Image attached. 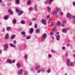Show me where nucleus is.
Masks as SVG:
<instances>
[{
	"instance_id": "obj_41",
	"label": "nucleus",
	"mask_w": 75,
	"mask_h": 75,
	"mask_svg": "<svg viewBox=\"0 0 75 75\" xmlns=\"http://www.w3.org/2000/svg\"><path fill=\"white\" fill-rule=\"evenodd\" d=\"M47 8L48 9L49 11H51V8L49 7H47Z\"/></svg>"
},
{
	"instance_id": "obj_15",
	"label": "nucleus",
	"mask_w": 75,
	"mask_h": 75,
	"mask_svg": "<svg viewBox=\"0 0 75 75\" xmlns=\"http://www.w3.org/2000/svg\"><path fill=\"white\" fill-rule=\"evenodd\" d=\"M10 45L11 47H13V48H15V47H16V46L13 44H10Z\"/></svg>"
},
{
	"instance_id": "obj_57",
	"label": "nucleus",
	"mask_w": 75,
	"mask_h": 75,
	"mask_svg": "<svg viewBox=\"0 0 75 75\" xmlns=\"http://www.w3.org/2000/svg\"><path fill=\"white\" fill-rule=\"evenodd\" d=\"M65 49V47H62V49L63 50H64Z\"/></svg>"
},
{
	"instance_id": "obj_33",
	"label": "nucleus",
	"mask_w": 75,
	"mask_h": 75,
	"mask_svg": "<svg viewBox=\"0 0 75 75\" xmlns=\"http://www.w3.org/2000/svg\"><path fill=\"white\" fill-rule=\"evenodd\" d=\"M4 20H8V17L7 16H4Z\"/></svg>"
},
{
	"instance_id": "obj_49",
	"label": "nucleus",
	"mask_w": 75,
	"mask_h": 75,
	"mask_svg": "<svg viewBox=\"0 0 75 75\" xmlns=\"http://www.w3.org/2000/svg\"><path fill=\"white\" fill-rule=\"evenodd\" d=\"M63 22L64 23H66L67 21L66 20H64L63 21Z\"/></svg>"
},
{
	"instance_id": "obj_6",
	"label": "nucleus",
	"mask_w": 75,
	"mask_h": 75,
	"mask_svg": "<svg viewBox=\"0 0 75 75\" xmlns=\"http://www.w3.org/2000/svg\"><path fill=\"white\" fill-rule=\"evenodd\" d=\"M34 10L36 11L37 10H38V7L37 6V5L35 4L34 6Z\"/></svg>"
},
{
	"instance_id": "obj_30",
	"label": "nucleus",
	"mask_w": 75,
	"mask_h": 75,
	"mask_svg": "<svg viewBox=\"0 0 75 75\" xmlns=\"http://www.w3.org/2000/svg\"><path fill=\"white\" fill-rule=\"evenodd\" d=\"M20 10L18 9L17 8H16V11L17 13H19V12H20Z\"/></svg>"
},
{
	"instance_id": "obj_37",
	"label": "nucleus",
	"mask_w": 75,
	"mask_h": 75,
	"mask_svg": "<svg viewBox=\"0 0 75 75\" xmlns=\"http://www.w3.org/2000/svg\"><path fill=\"white\" fill-rule=\"evenodd\" d=\"M68 53L67 52H66L64 54L65 57H67L68 55Z\"/></svg>"
},
{
	"instance_id": "obj_3",
	"label": "nucleus",
	"mask_w": 75,
	"mask_h": 75,
	"mask_svg": "<svg viewBox=\"0 0 75 75\" xmlns=\"http://www.w3.org/2000/svg\"><path fill=\"white\" fill-rule=\"evenodd\" d=\"M23 70L22 69H21L18 72L17 74L18 75H21L22 74V73H23Z\"/></svg>"
},
{
	"instance_id": "obj_47",
	"label": "nucleus",
	"mask_w": 75,
	"mask_h": 75,
	"mask_svg": "<svg viewBox=\"0 0 75 75\" xmlns=\"http://www.w3.org/2000/svg\"><path fill=\"white\" fill-rule=\"evenodd\" d=\"M50 15H47V16H46V18H50Z\"/></svg>"
},
{
	"instance_id": "obj_26",
	"label": "nucleus",
	"mask_w": 75,
	"mask_h": 75,
	"mask_svg": "<svg viewBox=\"0 0 75 75\" xmlns=\"http://www.w3.org/2000/svg\"><path fill=\"white\" fill-rule=\"evenodd\" d=\"M10 29H11V27H7L6 28V30L8 31H10Z\"/></svg>"
},
{
	"instance_id": "obj_62",
	"label": "nucleus",
	"mask_w": 75,
	"mask_h": 75,
	"mask_svg": "<svg viewBox=\"0 0 75 75\" xmlns=\"http://www.w3.org/2000/svg\"><path fill=\"white\" fill-rule=\"evenodd\" d=\"M24 47L25 48H27V46L26 45H25Z\"/></svg>"
},
{
	"instance_id": "obj_1",
	"label": "nucleus",
	"mask_w": 75,
	"mask_h": 75,
	"mask_svg": "<svg viewBox=\"0 0 75 75\" xmlns=\"http://www.w3.org/2000/svg\"><path fill=\"white\" fill-rule=\"evenodd\" d=\"M67 64L69 67H73L74 66V63L72 62H71V60L69 59L67 60Z\"/></svg>"
},
{
	"instance_id": "obj_16",
	"label": "nucleus",
	"mask_w": 75,
	"mask_h": 75,
	"mask_svg": "<svg viewBox=\"0 0 75 75\" xmlns=\"http://www.w3.org/2000/svg\"><path fill=\"white\" fill-rule=\"evenodd\" d=\"M16 65L17 68H20V67H21V65H20V64L18 63H17V64Z\"/></svg>"
},
{
	"instance_id": "obj_61",
	"label": "nucleus",
	"mask_w": 75,
	"mask_h": 75,
	"mask_svg": "<svg viewBox=\"0 0 75 75\" xmlns=\"http://www.w3.org/2000/svg\"><path fill=\"white\" fill-rule=\"evenodd\" d=\"M12 62L13 63H14V62H15V60H13Z\"/></svg>"
},
{
	"instance_id": "obj_34",
	"label": "nucleus",
	"mask_w": 75,
	"mask_h": 75,
	"mask_svg": "<svg viewBox=\"0 0 75 75\" xmlns=\"http://www.w3.org/2000/svg\"><path fill=\"white\" fill-rule=\"evenodd\" d=\"M33 7H30L29 8V10L30 11L33 10Z\"/></svg>"
},
{
	"instance_id": "obj_43",
	"label": "nucleus",
	"mask_w": 75,
	"mask_h": 75,
	"mask_svg": "<svg viewBox=\"0 0 75 75\" xmlns=\"http://www.w3.org/2000/svg\"><path fill=\"white\" fill-rule=\"evenodd\" d=\"M41 71V70H37V72H38V73H40V72Z\"/></svg>"
},
{
	"instance_id": "obj_39",
	"label": "nucleus",
	"mask_w": 75,
	"mask_h": 75,
	"mask_svg": "<svg viewBox=\"0 0 75 75\" xmlns=\"http://www.w3.org/2000/svg\"><path fill=\"white\" fill-rule=\"evenodd\" d=\"M51 51L52 52L53 54H55V51L53 50H51Z\"/></svg>"
},
{
	"instance_id": "obj_32",
	"label": "nucleus",
	"mask_w": 75,
	"mask_h": 75,
	"mask_svg": "<svg viewBox=\"0 0 75 75\" xmlns=\"http://www.w3.org/2000/svg\"><path fill=\"white\" fill-rule=\"evenodd\" d=\"M34 28H37V24L36 23L34 24Z\"/></svg>"
},
{
	"instance_id": "obj_13",
	"label": "nucleus",
	"mask_w": 75,
	"mask_h": 75,
	"mask_svg": "<svg viewBox=\"0 0 75 75\" xmlns=\"http://www.w3.org/2000/svg\"><path fill=\"white\" fill-rule=\"evenodd\" d=\"M53 1V0H48V2L49 4H51L52 2Z\"/></svg>"
},
{
	"instance_id": "obj_55",
	"label": "nucleus",
	"mask_w": 75,
	"mask_h": 75,
	"mask_svg": "<svg viewBox=\"0 0 75 75\" xmlns=\"http://www.w3.org/2000/svg\"><path fill=\"white\" fill-rule=\"evenodd\" d=\"M51 18H50V19L49 20V24H50V23L51 21Z\"/></svg>"
},
{
	"instance_id": "obj_18",
	"label": "nucleus",
	"mask_w": 75,
	"mask_h": 75,
	"mask_svg": "<svg viewBox=\"0 0 75 75\" xmlns=\"http://www.w3.org/2000/svg\"><path fill=\"white\" fill-rule=\"evenodd\" d=\"M48 58L50 59V58H52V55L50 54H49L48 55Z\"/></svg>"
},
{
	"instance_id": "obj_20",
	"label": "nucleus",
	"mask_w": 75,
	"mask_h": 75,
	"mask_svg": "<svg viewBox=\"0 0 75 75\" xmlns=\"http://www.w3.org/2000/svg\"><path fill=\"white\" fill-rule=\"evenodd\" d=\"M15 37H16V35H13L11 37V38L12 39H14V38H15Z\"/></svg>"
},
{
	"instance_id": "obj_48",
	"label": "nucleus",
	"mask_w": 75,
	"mask_h": 75,
	"mask_svg": "<svg viewBox=\"0 0 75 75\" xmlns=\"http://www.w3.org/2000/svg\"><path fill=\"white\" fill-rule=\"evenodd\" d=\"M65 24H64V23L62 24V27H65Z\"/></svg>"
},
{
	"instance_id": "obj_5",
	"label": "nucleus",
	"mask_w": 75,
	"mask_h": 75,
	"mask_svg": "<svg viewBox=\"0 0 75 75\" xmlns=\"http://www.w3.org/2000/svg\"><path fill=\"white\" fill-rule=\"evenodd\" d=\"M41 23H42V24H44V25L46 24V21L45 19H42L41 21Z\"/></svg>"
},
{
	"instance_id": "obj_23",
	"label": "nucleus",
	"mask_w": 75,
	"mask_h": 75,
	"mask_svg": "<svg viewBox=\"0 0 75 75\" xmlns=\"http://www.w3.org/2000/svg\"><path fill=\"white\" fill-rule=\"evenodd\" d=\"M20 13L18 14V15L19 16H21L22 14L23 13V11H19Z\"/></svg>"
},
{
	"instance_id": "obj_29",
	"label": "nucleus",
	"mask_w": 75,
	"mask_h": 75,
	"mask_svg": "<svg viewBox=\"0 0 75 75\" xmlns=\"http://www.w3.org/2000/svg\"><path fill=\"white\" fill-rule=\"evenodd\" d=\"M24 58H25V59H27V54H25L24 55Z\"/></svg>"
},
{
	"instance_id": "obj_54",
	"label": "nucleus",
	"mask_w": 75,
	"mask_h": 75,
	"mask_svg": "<svg viewBox=\"0 0 75 75\" xmlns=\"http://www.w3.org/2000/svg\"><path fill=\"white\" fill-rule=\"evenodd\" d=\"M73 6H75V2H73Z\"/></svg>"
},
{
	"instance_id": "obj_44",
	"label": "nucleus",
	"mask_w": 75,
	"mask_h": 75,
	"mask_svg": "<svg viewBox=\"0 0 75 75\" xmlns=\"http://www.w3.org/2000/svg\"><path fill=\"white\" fill-rule=\"evenodd\" d=\"M13 44H16V41L14 40L13 41Z\"/></svg>"
},
{
	"instance_id": "obj_25",
	"label": "nucleus",
	"mask_w": 75,
	"mask_h": 75,
	"mask_svg": "<svg viewBox=\"0 0 75 75\" xmlns=\"http://www.w3.org/2000/svg\"><path fill=\"white\" fill-rule=\"evenodd\" d=\"M67 17H69V18H70L71 16L70 14H69V13H68L67 15Z\"/></svg>"
},
{
	"instance_id": "obj_46",
	"label": "nucleus",
	"mask_w": 75,
	"mask_h": 75,
	"mask_svg": "<svg viewBox=\"0 0 75 75\" xmlns=\"http://www.w3.org/2000/svg\"><path fill=\"white\" fill-rule=\"evenodd\" d=\"M48 1H45L44 3H45V4H47L48 3Z\"/></svg>"
},
{
	"instance_id": "obj_40",
	"label": "nucleus",
	"mask_w": 75,
	"mask_h": 75,
	"mask_svg": "<svg viewBox=\"0 0 75 75\" xmlns=\"http://www.w3.org/2000/svg\"><path fill=\"white\" fill-rule=\"evenodd\" d=\"M7 5L8 6H10L11 5V3L10 2H8Z\"/></svg>"
},
{
	"instance_id": "obj_14",
	"label": "nucleus",
	"mask_w": 75,
	"mask_h": 75,
	"mask_svg": "<svg viewBox=\"0 0 75 75\" xmlns=\"http://www.w3.org/2000/svg\"><path fill=\"white\" fill-rule=\"evenodd\" d=\"M12 23L13 24H16L17 23V21L15 19H14L13 20Z\"/></svg>"
},
{
	"instance_id": "obj_42",
	"label": "nucleus",
	"mask_w": 75,
	"mask_h": 75,
	"mask_svg": "<svg viewBox=\"0 0 75 75\" xmlns=\"http://www.w3.org/2000/svg\"><path fill=\"white\" fill-rule=\"evenodd\" d=\"M30 69L31 71H34V68L32 67L30 68Z\"/></svg>"
},
{
	"instance_id": "obj_21",
	"label": "nucleus",
	"mask_w": 75,
	"mask_h": 75,
	"mask_svg": "<svg viewBox=\"0 0 75 75\" xmlns=\"http://www.w3.org/2000/svg\"><path fill=\"white\" fill-rule=\"evenodd\" d=\"M30 4H31V0H29L28 1L27 4L28 5H30Z\"/></svg>"
},
{
	"instance_id": "obj_12",
	"label": "nucleus",
	"mask_w": 75,
	"mask_h": 75,
	"mask_svg": "<svg viewBox=\"0 0 75 75\" xmlns=\"http://www.w3.org/2000/svg\"><path fill=\"white\" fill-rule=\"evenodd\" d=\"M35 33L36 34H38L40 33V29H37L35 30Z\"/></svg>"
},
{
	"instance_id": "obj_19",
	"label": "nucleus",
	"mask_w": 75,
	"mask_h": 75,
	"mask_svg": "<svg viewBox=\"0 0 75 75\" xmlns=\"http://www.w3.org/2000/svg\"><path fill=\"white\" fill-rule=\"evenodd\" d=\"M40 67V65H38L36 67L35 69H38Z\"/></svg>"
},
{
	"instance_id": "obj_10",
	"label": "nucleus",
	"mask_w": 75,
	"mask_h": 75,
	"mask_svg": "<svg viewBox=\"0 0 75 75\" xmlns=\"http://www.w3.org/2000/svg\"><path fill=\"white\" fill-rule=\"evenodd\" d=\"M4 48L5 50H7L8 48V45L7 44L4 45Z\"/></svg>"
},
{
	"instance_id": "obj_28",
	"label": "nucleus",
	"mask_w": 75,
	"mask_h": 75,
	"mask_svg": "<svg viewBox=\"0 0 75 75\" xmlns=\"http://www.w3.org/2000/svg\"><path fill=\"white\" fill-rule=\"evenodd\" d=\"M62 32H63V33H65L67 32V30H66V29H64L62 30Z\"/></svg>"
},
{
	"instance_id": "obj_24",
	"label": "nucleus",
	"mask_w": 75,
	"mask_h": 75,
	"mask_svg": "<svg viewBox=\"0 0 75 75\" xmlns=\"http://www.w3.org/2000/svg\"><path fill=\"white\" fill-rule=\"evenodd\" d=\"M33 32V28H31L30 29L29 33H32Z\"/></svg>"
},
{
	"instance_id": "obj_63",
	"label": "nucleus",
	"mask_w": 75,
	"mask_h": 75,
	"mask_svg": "<svg viewBox=\"0 0 75 75\" xmlns=\"http://www.w3.org/2000/svg\"><path fill=\"white\" fill-rule=\"evenodd\" d=\"M72 17L73 18H75V16H73Z\"/></svg>"
},
{
	"instance_id": "obj_58",
	"label": "nucleus",
	"mask_w": 75,
	"mask_h": 75,
	"mask_svg": "<svg viewBox=\"0 0 75 75\" xmlns=\"http://www.w3.org/2000/svg\"><path fill=\"white\" fill-rule=\"evenodd\" d=\"M32 23H29V25H30V26H31V25H32Z\"/></svg>"
},
{
	"instance_id": "obj_35",
	"label": "nucleus",
	"mask_w": 75,
	"mask_h": 75,
	"mask_svg": "<svg viewBox=\"0 0 75 75\" xmlns=\"http://www.w3.org/2000/svg\"><path fill=\"white\" fill-rule=\"evenodd\" d=\"M57 25H61V23H60V22H58L57 24L55 26H57Z\"/></svg>"
},
{
	"instance_id": "obj_31",
	"label": "nucleus",
	"mask_w": 75,
	"mask_h": 75,
	"mask_svg": "<svg viewBox=\"0 0 75 75\" xmlns=\"http://www.w3.org/2000/svg\"><path fill=\"white\" fill-rule=\"evenodd\" d=\"M21 23L22 24H25V22L24 21L22 20L21 21Z\"/></svg>"
},
{
	"instance_id": "obj_52",
	"label": "nucleus",
	"mask_w": 75,
	"mask_h": 75,
	"mask_svg": "<svg viewBox=\"0 0 75 75\" xmlns=\"http://www.w3.org/2000/svg\"><path fill=\"white\" fill-rule=\"evenodd\" d=\"M2 31H3V32H4V31H5V29L4 28L2 30Z\"/></svg>"
},
{
	"instance_id": "obj_50",
	"label": "nucleus",
	"mask_w": 75,
	"mask_h": 75,
	"mask_svg": "<svg viewBox=\"0 0 75 75\" xmlns=\"http://www.w3.org/2000/svg\"><path fill=\"white\" fill-rule=\"evenodd\" d=\"M67 47H69V46H70V43H68L67 44Z\"/></svg>"
},
{
	"instance_id": "obj_53",
	"label": "nucleus",
	"mask_w": 75,
	"mask_h": 75,
	"mask_svg": "<svg viewBox=\"0 0 75 75\" xmlns=\"http://www.w3.org/2000/svg\"><path fill=\"white\" fill-rule=\"evenodd\" d=\"M59 14L61 16H62V15H63V13L61 12H59Z\"/></svg>"
},
{
	"instance_id": "obj_22",
	"label": "nucleus",
	"mask_w": 75,
	"mask_h": 75,
	"mask_svg": "<svg viewBox=\"0 0 75 75\" xmlns=\"http://www.w3.org/2000/svg\"><path fill=\"white\" fill-rule=\"evenodd\" d=\"M16 3L17 4H19L20 3V0H15Z\"/></svg>"
},
{
	"instance_id": "obj_45",
	"label": "nucleus",
	"mask_w": 75,
	"mask_h": 75,
	"mask_svg": "<svg viewBox=\"0 0 75 75\" xmlns=\"http://www.w3.org/2000/svg\"><path fill=\"white\" fill-rule=\"evenodd\" d=\"M37 20V19H36V18H33L32 19V20L33 21H35V20Z\"/></svg>"
},
{
	"instance_id": "obj_4",
	"label": "nucleus",
	"mask_w": 75,
	"mask_h": 75,
	"mask_svg": "<svg viewBox=\"0 0 75 75\" xmlns=\"http://www.w3.org/2000/svg\"><path fill=\"white\" fill-rule=\"evenodd\" d=\"M56 37V39L58 41H59L60 40V35H58L56 36H55Z\"/></svg>"
},
{
	"instance_id": "obj_27",
	"label": "nucleus",
	"mask_w": 75,
	"mask_h": 75,
	"mask_svg": "<svg viewBox=\"0 0 75 75\" xmlns=\"http://www.w3.org/2000/svg\"><path fill=\"white\" fill-rule=\"evenodd\" d=\"M26 40H30L31 38V37L30 36H27L26 37Z\"/></svg>"
},
{
	"instance_id": "obj_36",
	"label": "nucleus",
	"mask_w": 75,
	"mask_h": 75,
	"mask_svg": "<svg viewBox=\"0 0 75 75\" xmlns=\"http://www.w3.org/2000/svg\"><path fill=\"white\" fill-rule=\"evenodd\" d=\"M25 31H22L21 32V35H24V34H25Z\"/></svg>"
},
{
	"instance_id": "obj_56",
	"label": "nucleus",
	"mask_w": 75,
	"mask_h": 75,
	"mask_svg": "<svg viewBox=\"0 0 75 75\" xmlns=\"http://www.w3.org/2000/svg\"><path fill=\"white\" fill-rule=\"evenodd\" d=\"M24 75H27V73L26 72H25V73L24 74Z\"/></svg>"
},
{
	"instance_id": "obj_59",
	"label": "nucleus",
	"mask_w": 75,
	"mask_h": 75,
	"mask_svg": "<svg viewBox=\"0 0 75 75\" xmlns=\"http://www.w3.org/2000/svg\"><path fill=\"white\" fill-rule=\"evenodd\" d=\"M51 38L52 39V40H54V36H52Z\"/></svg>"
},
{
	"instance_id": "obj_8",
	"label": "nucleus",
	"mask_w": 75,
	"mask_h": 75,
	"mask_svg": "<svg viewBox=\"0 0 75 75\" xmlns=\"http://www.w3.org/2000/svg\"><path fill=\"white\" fill-rule=\"evenodd\" d=\"M42 37L44 38H46L47 37V34L46 33H44L42 35Z\"/></svg>"
},
{
	"instance_id": "obj_17",
	"label": "nucleus",
	"mask_w": 75,
	"mask_h": 75,
	"mask_svg": "<svg viewBox=\"0 0 75 75\" xmlns=\"http://www.w3.org/2000/svg\"><path fill=\"white\" fill-rule=\"evenodd\" d=\"M41 72H45V69H41Z\"/></svg>"
},
{
	"instance_id": "obj_51",
	"label": "nucleus",
	"mask_w": 75,
	"mask_h": 75,
	"mask_svg": "<svg viewBox=\"0 0 75 75\" xmlns=\"http://www.w3.org/2000/svg\"><path fill=\"white\" fill-rule=\"evenodd\" d=\"M23 35V37H24V38L26 37H27V35L25 34L24 35Z\"/></svg>"
},
{
	"instance_id": "obj_7",
	"label": "nucleus",
	"mask_w": 75,
	"mask_h": 75,
	"mask_svg": "<svg viewBox=\"0 0 75 75\" xmlns=\"http://www.w3.org/2000/svg\"><path fill=\"white\" fill-rule=\"evenodd\" d=\"M8 12L10 13L11 14H13V11H11V9H8Z\"/></svg>"
},
{
	"instance_id": "obj_2",
	"label": "nucleus",
	"mask_w": 75,
	"mask_h": 75,
	"mask_svg": "<svg viewBox=\"0 0 75 75\" xmlns=\"http://www.w3.org/2000/svg\"><path fill=\"white\" fill-rule=\"evenodd\" d=\"M61 9L59 8H57L56 10H54L52 13V15H57V11H60Z\"/></svg>"
},
{
	"instance_id": "obj_38",
	"label": "nucleus",
	"mask_w": 75,
	"mask_h": 75,
	"mask_svg": "<svg viewBox=\"0 0 75 75\" xmlns=\"http://www.w3.org/2000/svg\"><path fill=\"white\" fill-rule=\"evenodd\" d=\"M47 73H50L51 72V69H49L47 71Z\"/></svg>"
},
{
	"instance_id": "obj_11",
	"label": "nucleus",
	"mask_w": 75,
	"mask_h": 75,
	"mask_svg": "<svg viewBox=\"0 0 75 75\" xmlns=\"http://www.w3.org/2000/svg\"><path fill=\"white\" fill-rule=\"evenodd\" d=\"M7 62L9 64H12V61L10 59H8L7 60Z\"/></svg>"
},
{
	"instance_id": "obj_9",
	"label": "nucleus",
	"mask_w": 75,
	"mask_h": 75,
	"mask_svg": "<svg viewBox=\"0 0 75 75\" xmlns=\"http://www.w3.org/2000/svg\"><path fill=\"white\" fill-rule=\"evenodd\" d=\"M8 36L9 35L8 34H7L5 36V38L6 39V40H8Z\"/></svg>"
},
{
	"instance_id": "obj_60",
	"label": "nucleus",
	"mask_w": 75,
	"mask_h": 75,
	"mask_svg": "<svg viewBox=\"0 0 75 75\" xmlns=\"http://www.w3.org/2000/svg\"><path fill=\"white\" fill-rule=\"evenodd\" d=\"M50 35H52L53 34V33L52 32H50Z\"/></svg>"
},
{
	"instance_id": "obj_64",
	"label": "nucleus",
	"mask_w": 75,
	"mask_h": 75,
	"mask_svg": "<svg viewBox=\"0 0 75 75\" xmlns=\"http://www.w3.org/2000/svg\"><path fill=\"white\" fill-rule=\"evenodd\" d=\"M2 51H1L0 50V54H1Z\"/></svg>"
}]
</instances>
